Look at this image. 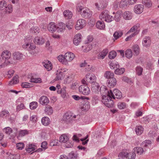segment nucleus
I'll return each instance as SVG.
<instances>
[{
	"label": "nucleus",
	"instance_id": "nucleus-31",
	"mask_svg": "<svg viewBox=\"0 0 159 159\" xmlns=\"http://www.w3.org/2000/svg\"><path fill=\"white\" fill-rule=\"evenodd\" d=\"M10 113L9 111L7 110H4L0 112V116L1 117L6 118L8 117Z\"/></svg>",
	"mask_w": 159,
	"mask_h": 159
},
{
	"label": "nucleus",
	"instance_id": "nucleus-19",
	"mask_svg": "<svg viewBox=\"0 0 159 159\" xmlns=\"http://www.w3.org/2000/svg\"><path fill=\"white\" fill-rule=\"evenodd\" d=\"M123 18L127 20H129L131 19L133 17L132 13L130 11H127L124 12L123 15Z\"/></svg>",
	"mask_w": 159,
	"mask_h": 159
},
{
	"label": "nucleus",
	"instance_id": "nucleus-49",
	"mask_svg": "<svg viewBox=\"0 0 159 159\" xmlns=\"http://www.w3.org/2000/svg\"><path fill=\"white\" fill-rule=\"evenodd\" d=\"M126 105L125 102H120L117 104L118 108L120 109H124L126 107Z\"/></svg>",
	"mask_w": 159,
	"mask_h": 159
},
{
	"label": "nucleus",
	"instance_id": "nucleus-48",
	"mask_svg": "<svg viewBox=\"0 0 159 159\" xmlns=\"http://www.w3.org/2000/svg\"><path fill=\"white\" fill-rule=\"evenodd\" d=\"M151 143V141L149 140H146L143 141L141 144V146L142 147H146L150 145Z\"/></svg>",
	"mask_w": 159,
	"mask_h": 159
},
{
	"label": "nucleus",
	"instance_id": "nucleus-18",
	"mask_svg": "<svg viewBox=\"0 0 159 159\" xmlns=\"http://www.w3.org/2000/svg\"><path fill=\"white\" fill-rule=\"evenodd\" d=\"M33 42L35 44L38 45H41L44 43V39L41 37H36L33 40Z\"/></svg>",
	"mask_w": 159,
	"mask_h": 159
},
{
	"label": "nucleus",
	"instance_id": "nucleus-16",
	"mask_svg": "<svg viewBox=\"0 0 159 159\" xmlns=\"http://www.w3.org/2000/svg\"><path fill=\"white\" fill-rule=\"evenodd\" d=\"M63 119L65 122L68 123L73 120L72 115L71 113H66L63 116Z\"/></svg>",
	"mask_w": 159,
	"mask_h": 159
},
{
	"label": "nucleus",
	"instance_id": "nucleus-17",
	"mask_svg": "<svg viewBox=\"0 0 159 159\" xmlns=\"http://www.w3.org/2000/svg\"><path fill=\"white\" fill-rule=\"evenodd\" d=\"M81 35L80 34H78L75 35L74 37L73 41L74 44L76 45H78L81 42Z\"/></svg>",
	"mask_w": 159,
	"mask_h": 159
},
{
	"label": "nucleus",
	"instance_id": "nucleus-34",
	"mask_svg": "<svg viewBox=\"0 0 159 159\" xmlns=\"http://www.w3.org/2000/svg\"><path fill=\"white\" fill-rule=\"evenodd\" d=\"M110 68L112 69H114L119 68L118 63L116 62H111L109 64Z\"/></svg>",
	"mask_w": 159,
	"mask_h": 159
},
{
	"label": "nucleus",
	"instance_id": "nucleus-33",
	"mask_svg": "<svg viewBox=\"0 0 159 159\" xmlns=\"http://www.w3.org/2000/svg\"><path fill=\"white\" fill-rule=\"evenodd\" d=\"M134 152H136L139 155L142 154L144 152V150L143 148L141 147H135L133 150Z\"/></svg>",
	"mask_w": 159,
	"mask_h": 159
},
{
	"label": "nucleus",
	"instance_id": "nucleus-61",
	"mask_svg": "<svg viewBox=\"0 0 159 159\" xmlns=\"http://www.w3.org/2000/svg\"><path fill=\"white\" fill-rule=\"evenodd\" d=\"M3 131L7 134H10L12 132V130L9 127H7L3 129Z\"/></svg>",
	"mask_w": 159,
	"mask_h": 159
},
{
	"label": "nucleus",
	"instance_id": "nucleus-22",
	"mask_svg": "<svg viewBox=\"0 0 159 159\" xmlns=\"http://www.w3.org/2000/svg\"><path fill=\"white\" fill-rule=\"evenodd\" d=\"M48 29L50 32L53 33L57 30V27L54 23L51 22L48 24Z\"/></svg>",
	"mask_w": 159,
	"mask_h": 159
},
{
	"label": "nucleus",
	"instance_id": "nucleus-9",
	"mask_svg": "<svg viewBox=\"0 0 159 159\" xmlns=\"http://www.w3.org/2000/svg\"><path fill=\"white\" fill-rule=\"evenodd\" d=\"M66 70L64 69H58L57 71L56 76L55 80L56 81L61 80L63 76V73Z\"/></svg>",
	"mask_w": 159,
	"mask_h": 159
},
{
	"label": "nucleus",
	"instance_id": "nucleus-57",
	"mask_svg": "<svg viewBox=\"0 0 159 159\" xmlns=\"http://www.w3.org/2000/svg\"><path fill=\"white\" fill-rule=\"evenodd\" d=\"M143 71V69L140 66H137L136 68L137 74L139 75H142Z\"/></svg>",
	"mask_w": 159,
	"mask_h": 159
},
{
	"label": "nucleus",
	"instance_id": "nucleus-32",
	"mask_svg": "<svg viewBox=\"0 0 159 159\" xmlns=\"http://www.w3.org/2000/svg\"><path fill=\"white\" fill-rule=\"evenodd\" d=\"M143 131V128L142 126H138L136 127L135 132L138 135H140L142 134Z\"/></svg>",
	"mask_w": 159,
	"mask_h": 159
},
{
	"label": "nucleus",
	"instance_id": "nucleus-15",
	"mask_svg": "<svg viewBox=\"0 0 159 159\" xmlns=\"http://www.w3.org/2000/svg\"><path fill=\"white\" fill-rule=\"evenodd\" d=\"M108 52V49L107 48L104 49L101 52H100L97 56V58L99 60H102L107 55Z\"/></svg>",
	"mask_w": 159,
	"mask_h": 159
},
{
	"label": "nucleus",
	"instance_id": "nucleus-62",
	"mask_svg": "<svg viewBox=\"0 0 159 159\" xmlns=\"http://www.w3.org/2000/svg\"><path fill=\"white\" fill-rule=\"evenodd\" d=\"M86 48L84 50V52H87L90 50H91L92 48V45L91 44H87L85 46Z\"/></svg>",
	"mask_w": 159,
	"mask_h": 159
},
{
	"label": "nucleus",
	"instance_id": "nucleus-38",
	"mask_svg": "<svg viewBox=\"0 0 159 159\" xmlns=\"http://www.w3.org/2000/svg\"><path fill=\"white\" fill-rule=\"evenodd\" d=\"M65 55H61L57 57V59L59 61L62 62V64L66 65L68 64V63L66 62V61H65Z\"/></svg>",
	"mask_w": 159,
	"mask_h": 159
},
{
	"label": "nucleus",
	"instance_id": "nucleus-20",
	"mask_svg": "<svg viewBox=\"0 0 159 159\" xmlns=\"http://www.w3.org/2000/svg\"><path fill=\"white\" fill-rule=\"evenodd\" d=\"M39 102L42 105H46L49 103V101L47 97L43 96L40 98Z\"/></svg>",
	"mask_w": 159,
	"mask_h": 159
},
{
	"label": "nucleus",
	"instance_id": "nucleus-11",
	"mask_svg": "<svg viewBox=\"0 0 159 159\" xmlns=\"http://www.w3.org/2000/svg\"><path fill=\"white\" fill-rule=\"evenodd\" d=\"M151 44V40L149 36H146L142 41L143 46L145 48L149 47Z\"/></svg>",
	"mask_w": 159,
	"mask_h": 159
},
{
	"label": "nucleus",
	"instance_id": "nucleus-64",
	"mask_svg": "<svg viewBox=\"0 0 159 159\" xmlns=\"http://www.w3.org/2000/svg\"><path fill=\"white\" fill-rule=\"evenodd\" d=\"M57 92L59 93H61V95L63 98H64L66 96V91L64 89H63V90L61 89L60 91H57Z\"/></svg>",
	"mask_w": 159,
	"mask_h": 159
},
{
	"label": "nucleus",
	"instance_id": "nucleus-44",
	"mask_svg": "<svg viewBox=\"0 0 159 159\" xmlns=\"http://www.w3.org/2000/svg\"><path fill=\"white\" fill-rule=\"evenodd\" d=\"M35 145L32 144L29 145L28 147L26 149V150L29 153L35 150Z\"/></svg>",
	"mask_w": 159,
	"mask_h": 159
},
{
	"label": "nucleus",
	"instance_id": "nucleus-3",
	"mask_svg": "<svg viewBox=\"0 0 159 159\" xmlns=\"http://www.w3.org/2000/svg\"><path fill=\"white\" fill-rule=\"evenodd\" d=\"M100 19L104 20L107 22H110L112 21L113 18L112 16L109 15L108 11L106 10L103 11L99 16Z\"/></svg>",
	"mask_w": 159,
	"mask_h": 159
},
{
	"label": "nucleus",
	"instance_id": "nucleus-52",
	"mask_svg": "<svg viewBox=\"0 0 159 159\" xmlns=\"http://www.w3.org/2000/svg\"><path fill=\"white\" fill-rule=\"evenodd\" d=\"M65 147L66 148H71L73 146V144L72 142H70L69 140L63 144Z\"/></svg>",
	"mask_w": 159,
	"mask_h": 159
},
{
	"label": "nucleus",
	"instance_id": "nucleus-54",
	"mask_svg": "<svg viewBox=\"0 0 159 159\" xmlns=\"http://www.w3.org/2000/svg\"><path fill=\"white\" fill-rule=\"evenodd\" d=\"M136 157V154L134 151L133 152L128 154L127 155V158L128 159H135Z\"/></svg>",
	"mask_w": 159,
	"mask_h": 159
},
{
	"label": "nucleus",
	"instance_id": "nucleus-23",
	"mask_svg": "<svg viewBox=\"0 0 159 159\" xmlns=\"http://www.w3.org/2000/svg\"><path fill=\"white\" fill-rule=\"evenodd\" d=\"M1 56L3 59H8L10 58L11 54L9 51L5 50L2 52Z\"/></svg>",
	"mask_w": 159,
	"mask_h": 159
},
{
	"label": "nucleus",
	"instance_id": "nucleus-43",
	"mask_svg": "<svg viewBox=\"0 0 159 159\" xmlns=\"http://www.w3.org/2000/svg\"><path fill=\"white\" fill-rule=\"evenodd\" d=\"M133 50L136 55H138L140 52V48L138 45H134L133 47Z\"/></svg>",
	"mask_w": 159,
	"mask_h": 159
},
{
	"label": "nucleus",
	"instance_id": "nucleus-36",
	"mask_svg": "<svg viewBox=\"0 0 159 159\" xmlns=\"http://www.w3.org/2000/svg\"><path fill=\"white\" fill-rule=\"evenodd\" d=\"M142 3L148 8L151 7L152 5V2L150 0H142Z\"/></svg>",
	"mask_w": 159,
	"mask_h": 159
},
{
	"label": "nucleus",
	"instance_id": "nucleus-1",
	"mask_svg": "<svg viewBox=\"0 0 159 159\" xmlns=\"http://www.w3.org/2000/svg\"><path fill=\"white\" fill-rule=\"evenodd\" d=\"M100 91L102 95V102L108 107L113 106L114 102L111 100L112 98L114 99L116 98L120 99L122 97L121 92L117 89H115L112 92L111 90L108 91L103 87L100 88Z\"/></svg>",
	"mask_w": 159,
	"mask_h": 159
},
{
	"label": "nucleus",
	"instance_id": "nucleus-14",
	"mask_svg": "<svg viewBox=\"0 0 159 159\" xmlns=\"http://www.w3.org/2000/svg\"><path fill=\"white\" fill-rule=\"evenodd\" d=\"M13 56L14 60L20 61L24 59V55L19 52L13 53Z\"/></svg>",
	"mask_w": 159,
	"mask_h": 159
},
{
	"label": "nucleus",
	"instance_id": "nucleus-27",
	"mask_svg": "<svg viewBox=\"0 0 159 159\" xmlns=\"http://www.w3.org/2000/svg\"><path fill=\"white\" fill-rule=\"evenodd\" d=\"M69 140L68 136L66 134H64L61 135L60 137L59 141L63 144Z\"/></svg>",
	"mask_w": 159,
	"mask_h": 159
},
{
	"label": "nucleus",
	"instance_id": "nucleus-47",
	"mask_svg": "<svg viewBox=\"0 0 159 159\" xmlns=\"http://www.w3.org/2000/svg\"><path fill=\"white\" fill-rule=\"evenodd\" d=\"M30 82H31L34 83H41L42 81L41 79L40 78H32L30 80Z\"/></svg>",
	"mask_w": 159,
	"mask_h": 159
},
{
	"label": "nucleus",
	"instance_id": "nucleus-26",
	"mask_svg": "<svg viewBox=\"0 0 159 159\" xmlns=\"http://www.w3.org/2000/svg\"><path fill=\"white\" fill-rule=\"evenodd\" d=\"M63 15L65 18L67 19H71L73 16L72 12L69 10L64 11Z\"/></svg>",
	"mask_w": 159,
	"mask_h": 159
},
{
	"label": "nucleus",
	"instance_id": "nucleus-51",
	"mask_svg": "<svg viewBox=\"0 0 159 159\" xmlns=\"http://www.w3.org/2000/svg\"><path fill=\"white\" fill-rule=\"evenodd\" d=\"M5 12L6 13L9 14L12 11V6L11 5H8L7 7H6Z\"/></svg>",
	"mask_w": 159,
	"mask_h": 159
},
{
	"label": "nucleus",
	"instance_id": "nucleus-4",
	"mask_svg": "<svg viewBox=\"0 0 159 159\" xmlns=\"http://www.w3.org/2000/svg\"><path fill=\"white\" fill-rule=\"evenodd\" d=\"M79 89L80 92L84 95H87L90 93L89 89L86 85H83L80 86Z\"/></svg>",
	"mask_w": 159,
	"mask_h": 159
},
{
	"label": "nucleus",
	"instance_id": "nucleus-10",
	"mask_svg": "<svg viewBox=\"0 0 159 159\" xmlns=\"http://www.w3.org/2000/svg\"><path fill=\"white\" fill-rule=\"evenodd\" d=\"M144 7L143 5L138 4L135 6L134 8V12L137 14H140L143 11Z\"/></svg>",
	"mask_w": 159,
	"mask_h": 159
},
{
	"label": "nucleus",
	"instance_id": "nucleus-35",
	"mask_svg": "<svg viewBox=\"0 0 159 159\" xmlns=\"http://www.w3.org/2000/svg\"><path fill=\"white\" fill-rule=\"evenodd\" d=\"M41 122L43 125L46 126L49 124L50 121L48 117H45L42 118Z\"/></svg>",
	"mask_w": 159,
	"mask_h": 159
},
{
	"label": "nucleus",
	"instance_id": "nucleus-50",
	"mask_svg": "<svg viewBox=\"0 0 159 159\" xmlns=\"http://www.w3.org/2000/svg\"><path fill=\"white\" fill-rule=\"evenodd\" d=\"M116 52L115 51H113L109 52L108 57L110 59H113L116 56Z\"/></svg>",
	"mask_w": 159,
	"mask_h": 159
},
{
	"label": "nucleus",
	"instance_id": "nucleus-55",
	"mask_svg": "<svg viewBox=\"0 0 159 159\" xmlns=\"http://www.w3.org/2000/svg\"><path fill=\"white\" fill-rule=\"evenodd\" d=\"M28 131L26 130H20L19 132V136H23L28 134Z\"/></svg>",
	"mask_w": 159,
	"mask_h": 159
},
{
	"label": "nucleus",
	"instance_id": "nucleus-2",
	"mask_svg": "<svg viewBox=\"0 0 159 159\" xmlns=\"http://www.w3.org/2000/svg\"><path fill=\"white\" fill-rule=\"evenodd\" d=\"M77 9L83 18H87L91 17L92 15V12L87 8H84L82 6H80L77 8Z\"/></svg>",
	"mask_w": 159,
	"mask_h": 159
},
{
	"label": "nucleus",
	"instance_id": "nucleus-40",
	"mask_svg": "<svg viewBox=\"0 0 159 159\" xmlns=\"http://www.w3.org/2000/svg\"><path fill=\"white\" fill-rule=\"evenodd\" d=\"M45 111L48 115H51L53 113V110L52 108L49 105H48L46 107L45 109Z\"/></svg>",
	"mask_w": 159,
	"mask_h": 159
},
{
	"label": "nucleus",
	"instance_id": "nucleus-28",
	"mask_svg": "<svg viewBox=\"0 0 159 159\" xmlns=\"http://www.w3.org/2000/svg\"><path fill=\"white\" fill-rule=\"evenodd\" d=\"M65 28L66 25L63 22H60L57 27V31L58 32H61L65 30Z\"/></svg>",
	"mask_w": 159,
	"mask_h": 159
},
{
	"label": "nucleus",
	"instance_id": "nucleus-6",
	"mask_svg": "<svg viewBox=\"0 0 159 159\" xmlns=\"http://www.w3.org/2000/svg\"><path fill=\"white\" fill-rule=\"evenodd\" d=\"M23 48L29 51L35 49L36 48V45L33 43H24L22 45Z\"/></svg>",
	"mask_w": 159,
	"mask_h": 159
},
{
	"label": "nucleus",
	"instance_id": "nucleus-8",
	"mask_svg": "<svg viewBox=\"0 0 159 159\" xmlns=\"http://www.w3.org/2000/svg\"><path fill=\"white\" fill-rule=\"evenodd\" d=\"M86 21L83 19H80L77 21L75 25V29L77 30H80L83 28L86 25Z\"/></svg>",
	"mask_w": 159,
	"mask_h": 159
},
{
	"label": "nucleus",
	"instance_id": "nucleus-12",
	"mask_svg": "<svg viewBox=\"0 0 159 159\" xmlns=\"http://www.w3.org/2000/svg\"><path fill=\"white\" fill-rule=\"evenodd\" d=\"M107 82V86L110 88H113L116 84V79L114 77L109 79Z\"/></svg>",
	"mask_w": 159,
	"mask_h": 159
},
{
	"label": "nucleus",
	"instance_id": "nucleus-29",
	"mask_svg": "<svg viewBox=\"0 0 159 159\" xmlns=\"http://www.w3.org/2000/svg\"><path fill=\"white\" fill-rule=\"evenodd\" d=\"M130 3L129 0H121L120 3V6L121 8H125L129 5Z\"/></svg>",
	"mask_w": 159,
	"mask_h": 159
},
{
	"label": "nucleus",
	"instance_id": "nucleus-56",
	"mask_svg": "<svg viewBox=\"0 0 159 159\" xmlns=\"http://www.w3.org/2000/svg\"><path fill=\"white\" fill-rule=\"evenodd\" d=\"M7 5V3L5 1H2L0 2V10H4L6 7Z\"/></svg>",
	"mask_w": 159,
	"mask_h": 159
},
{
	"label": "nucleus",
	"instance_id": "nucleus-58",
	"mask_svg": "<svg viewBox=\"0 0 159 159\" xmlns=\"http://www.w3.org/2000/svg\"><path fill=\"white\" fill-rule=\"evenodd\" d=\"M21 86L23 88H29L32 87V85L27 82H23L22 83L21 85Z\"/></svg>",
	"mask_w": 159,
	"mask_h": 159
},
{
	"label": "nucleus",
	"instance_id": "nucleus-21",
	"mask_svg": "<svg viewBox=\"0 0 159 159\" xmlns=\"http://www.w3.org/2000/svg\"><path fill=\"white\" fill-rule=\"evenodd\" d=\"M43 65L48 71L51 70L52 69V65L51 62L48 61H44L42 63Z\"/></svg>",
	"mask_w": 159,
	"mask_h": 159
},
{
	"label": "nucleus",
	"instance_id": "nucleus-59",
	"mask_svg": "<svg viewBox=\"0 0 159 159\" xmlns=\"http://www.w3.org/2000/svg\"><path fill=\"white\" fill-rule=\"evenodd\" d=\"M25 107L23 103H21L20 105H18L17 106L16 108V111H19L20 110L25 109Z\"/></svg>",
	"mask_w": 159,
	"mask_h": 159
},
{
	"label": "nucleus",
	"instance_id": "nucleus-24",
	"mask_svg": "<svg viewBox=\"0 0 159 159\" xmlns=\"http://www.w3.org/2000/svg\"><path fill=\"white\" fill-rule=\"evenodd\" d=\"M99 86L98 84L96 82L92 84L91 90L94 93H97L99 92Z\"/></svg>",
	"mask_w": 159,
	"mask_h": 159
},
{
	"label": "nucleus",
	"instance_id": "nucleus-53",
	"mask_svg": "<svg viewBox=\"0 0 159 159\" xmlns=\"http://www.w3.org/2000/svg\"><path fill=\"white\" fill-rule=\"evenodd\" d=\"M99 4L100 8H101V9H103L107 5L106 1L102 0L100 1Z\"/></svg>",
	"mask_w": 159,
	"mask_h": 159
},
{
	"label": "nucleus",
	"instance_id": "nucleus-60",
	"mask_svg": "<svg viewBox=\"0 0 159 159\" xmlns=\"http://www.w3.org/2000/svg\"><path fill=\"white\" fill-rule=\"evenodd\" d=\"M128 153L127 152H122L120 153L119 154V157L122 158H127Z\"/></svg>",
	"mask_w": 159,
	"mask_h": 159
},
{
	"label": "nucleus",
	"instance_id": "nucleus-63",
	"mask_svg": "<svg viewBox=\"0 0 159 159\" xmlns=\"http://www.w3.org/2000/svg\"><path fill=\"white\" fill-rule=\"evenodd\" d=\"M24 147V144L23 143H19L16 144V147L19 150H22Z\"/></svg>",
	"mask_w": 159,
	"mask_h": 159
},
{
	"label": "nucleus",
	"instance_id": "nucleus-46",
	"mask_svg": "<svg viewBox=\"0 0 159 159\" xmlns=\"http://www.w3.org/2000/svg\"><path fill=\"white\" fill-rule=\"evenodd\" d=\"M125 71L124 68H121L120 69L119 68H117L115 71V73L117 75H121L123 74Z\"/></svg>",
	"mask_w": 159,
	"mask_h": 159
},
{
	"label": "nucleus",
	"instance_id": "nucleus-45",
	"mask_svg": "<svg viewBox=\"0 0 159 159\" xmlns=\"http://www.w3.org/2000/svg\"><path fill=\"white\" fill-rule=\"evenodd\" d=\"M38 106V104L36 102H33L30 104L29 107L30 109L34 110Z\"/></svg>",
	"mask_w": 159,
	"mask_h": 159
},
{
	"label": "nucleus",
	"instance_id": "nucleus-5",
	"mask_svg": "<svg viewBox=\"0 0 159 159\" xmlns=\"http://www.w3.org/2000/svg\"><path fill=\"white\" fill-rule=\"evenodd\" d=\"M85 80L88 82L93 83L96 82V77L93 74L88 73L85 76Z\"/></svg>",
	"mask_w": 159,
	"mask_h": 159
},
{
	"label": "nucleus",
	"instance_id": "nucleus-13",
	"mask_svg": "<svg viewBox=\"0 0 159 159\" xmlns=\"http://www.w3.org/2000/svg\"><path fill=\"white\" fill-rule=\"evenodd\" d=\"M65 60L68 63L72 61L74 58L75 57V55L72 53L69 52H66L65 55Z\"/></svg>",
	"mask_w": 159,
	"mask_h": 159
},
{
	"label": "nucleus",
	"instance_id": "nucleus-41",
	"mask_svg": "<svg viewBox=\"0 0 159 159\" xmlns=\"http://www.w3.org/2000/svg\"><path fill=\"white\" fill-rule=\"evenodd\" d=\"M123 35V33L121 31H116L113 34V36L116 39H117L118 38L121 37Z\"/></svg>",
	"mask_w": 159,
	"mask_h": 159
},
{
	"label": "nucleus",
	"instance_id": "nucleus-7",
	"mask_svg": "<svg viewBox=\"0 0 159 159\" xmlns=\"http://www.w3.org/2000/svg\"><path fill=\"white\" fill-rule=\"evenodd\" d=\"M90 107L89 102L88 101H83L80 103V108L82 111H87Z\"/></svg>",
	"mask_w": 159,
	"mask_h": 159
},
{
	"label": "nucleus",
	"instance_id": "nucleus-39",
	"mask_svg": "<svg viewBox=\"0 0 159 159\" xmlns=\"http://www.w3.org/2000/svg\"><path fill=\"white\" fill-rule=\"evenodd\" d=\"M114 74L113 72L110 71H106L104 74V76L106 78L109 79L113 77Z\"/></svg>",
	"mask_w": 159,
	"mask_h": 159
},
{
	"label": "nucleus",
	"instance_id": "nucleus-37",
	"mask_svg": "<svg viewBox=\"0 0 159 159\" xmlns=\"http://www.w3.org/2000/svg\"><path fill=\"white\" fill-rule=\"evenodd\" d=\"M18 81V76L16 75L13 77L11 81L9 82V84L10 85H12L17 83Z\"/></svg>",
	"mask_w": 159,
	"mask_h": 159
},
{
	"label": "nucleus",
	"instance_id": "nucleus-30",
	"mask_svg": "<svg viewBox=\"0 0 159 159\" xmlns=\"http://www.w3.org/2000/svg\"><path fill=\"white\" fill-rule=\"evenodd\" d=\"M96 27L98 29L103 30L105 27L104 23L103 21H98L96 23Z\"/></svg>",
	"mask_w": 159,
	"mask_h": 159
},
{
	"label": "nucleus",
	"instance_id": "nucleus-25",
	"mask_svg": "<svg viewBox=\"0 0 159 159\" xmlns=\"http://www.w3.org/2000/svg\"><path fill=\"white\" fill-rule=\"evenodd\" d=\"M113 14H115L113 19L115 20L116 21H119L121 18L122 12L121 11H118L115 13L114 12H113Z\"/></svg>",
	"mask_w": 159,
	"mask_h": 159
},
{
	"label": "nucleus",
	"instance_id": "nucleus-42",
	"mask_svg": "<svg viewBox=\"0 0 159 159\" xmlns=\"http://www.w3.org/2000/svg\"><path fill=\"white\" fill-rule=\"evenodd\" d=\"M125 56L128 59L130 58L133 56V52L130 49H128L125 52Z\"/></svg>",
	"mask_w": 159,
	"mask_h": 159
}]
</instances>
